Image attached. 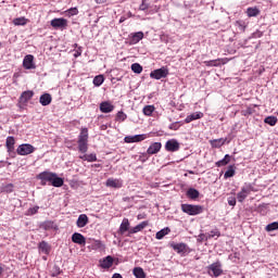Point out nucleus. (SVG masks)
Here are the masks:
<instances>
[{
    "mask_svg": "<svg viewBox=\"0 0 278 278\" xmlns=\"http://www.w3.org/2000/svg\"><path fill=\"white\" fill-rule=\"evenodd\" d=\"M37 179L41 181V186H47V184L54 188H62L64 186V179L58 177V174L53 172H42L38 174Z\"/></svg>",
    "mask_w": 278,
    "mask_h": 278,
    "instance_id": "nucleus-1",
    "label": "nucleus"
},
{
    "mask_svg": "<svg viewBox=\"0 0 278 278\" xmlns=\"http://www.w3.org/2000/svg\"><path fill=\"white\" fill-rule=\"evenodd\" d=\"M88 128H81L77 141L79 153H88Z\"/></svg>",
    "mask_w": 278,
    "mask_h": 278,
    "instance_id": "nucleus-2",
    "label": "nucleus"
},
{
    "mask_svg": "<svg viewBox=\"0 0 278 278\" xmlns=\"http://www.w3.org/2000/svg\"><path fill=\"white\" fill-rule=\"evenodd\" d=\"M181 212L184 214H188V216H199V214H203V206L194 205V204H181Z\"/></svg>",
    "mask_w": 278,
    "mask_h": 278,
    "instance_id": "nucleus-3",
    "label": "nucleus"
},
{
    "mask_svg": "<svg viewBox=\"0 0 278 278\" xmlns=\"http://www.w3.org/2000/svg\"><path fill=\"white\" fill-rule=\"evenodd\" d=\"M208 275L211 277H220L223 275V264L219 261L211 264L208 267Z\"/></svg>",
    "mask_w": 278,
    "mask_h": 278,
    "instance_id": "nucleus-4",
    "label": "nucleus"
},
{
    "mask_svg": "<svg viewBox=\"0 0 278 278\" xmlns=\"http://www.w3.org/2000/svg\"><path fill=\"white\" fill-rule=\"evenodd\" d=\"M50 25L54 29H61V31H64V29H66V27H68V20H66L64 17L53 18L50 22Z\"/></svg>",
    "mask_w": 278,
    "mask_h": 278,
    "instance_id": "nucleus-5",
    "label": "nucleus"
},
{
    "mask_svg": "<svg viewBox=\"0 0 278 278\" xmlns=\"http://www.w3.org/2000/svg\"><path fill=\"white\" fill-rule=\"evenodd\" d=\"M36 151V148L29 143H23L16 149L17 155H31Z\"/></svg>",
    "mask_w": 278,
    "mask_h": 278,
    "instance_id": "nucleus-6",
    "label": "nucleus"
},
{
    "mask_svg": "<svg viewBox=\"0 0 278 278\" xmlns=\"http://www.w3.org/2000/svg\"><path fill=\"white\" fill-rule=\"evenodd\" d=\"M150 77L152 79H164L168 77V67H161L159 70H154L150 73Z\"/></svg>",
    "mask_w": 278,
    "mask_h": 278,
    "instance_id": "nucleus-7",
    "label": "nucleus"
},
{
    "mask_svg": "<svg viewBox=\"0 0 278 278\" xmlns=\"http://www.w3.org/2000/svg\"><path fill=\"white\" fill-rule=\"evenodd\" d=\"M179 149H180V146L177 139H169L165 143V151H168L169 153H175L179 151Z\"/></svg>",
    "mask_w": 278,
    "mask_h": 278,
    "instance_id": "nucleus-8",
    "label": "nucleus"
},
{
    "mask_svg": "<svg viewBox=\"0 0 278 278\" xmlns=\"http://www.w3.org/2000/svg\"><path fill=\"white\" fill-rule=\"evenodd\" d=\"M251 190H253V187L251 185L241 188V191L237 194V200L239 201V203L244 202V199H247V197L251 194Z\"/></svg>",
    "mask_w": 278,
    "mask_h": 278,
    "instance_id": "nucleus-9",
    "label": "nucleus"
},
{
    "mask_svg": "<svg viewBox=\"0 0 278 278\" xmlns=\"http://www.w3.org/2000/svg\"><path fill=\"white\" fill-rule=\"evenodd\" d=\"M149 138L148 135L142 134V135H135V136H127L125 137V142H127L128 144L131 142H142V140H147Z\"/></svg>",
    "mask_w": 278,
    "mask_h": 278,
    "instance_id": "nucleus-10",
    "label": "nucleus"
},
{
    "mask_svg": "<svg viewBox=\"0 0 278 278\" xmlns=\"http://www.w3.org/2000/svg\"><path fill=\"white\" fill-rule=\"evenodd\" d=\"M129 227H130L129 219L124 218L122 220V224H121L119 229H118L119 236H125V233H127V231H128L127 236H131V235H129V231H131V228H129Z\"/></svg>",
    "mask_w": 278,
    "mask_h": 278,
    "instance_id": "nucleus-11",
    "label": "nucleus"
},
{
    "mask_svg": "<svg viewBox=\"0 0 278 278\" xmlns=\"http://www.w3.org/2000/svg\"><path fill=\"white\" fill-rule=\"evenodd\" d=\"M34 97V91L31 90H27L22 92L21 97H20V103L22 105H27V103H29V101H31Z\"/></svg>",
    "mask_w": 278,
    "mask_h": 278,
    "instance_id": "nucleus-12",
    "label": "nucleus"
},
{
    "mask_svg": "<svg viewBox=\"0 0 278 278\" xmlns=\"http://www.w3.org/2000/svg\"><path fill=\"white\" fill-rule=\"evenodd\" d=\"M40 228L45 231H58V224L53 220H46L40 224Z\"/></svg>",
    "mask_w": 278,
    "mask_h": 278,
    "instance_id": "nucleus-13",
    "label": "nucleus"
},
{
    "mask_svg": "<svg viewBox=\"0 0 278 278\" xmlns=\"http://www.w3.org/2000/svg\"><path fill=\"white\" fill-rule=\"evenodd\" d=\"M23 66L24 68H26V71H31L33 68H36V65L34 64V55H26L23 60Z\"/></svg>",
    "mask_w": 278,
    "mask_h": 278,
    "instance_id": "nucleus-14",
    "label": "nucleus"
},
{
    "mask_svg": "<svg viewBox=\"0 0 278 278\" xmlns=\"http://www.w3.org/2000/svg\"><path fill=\"white\" fill-rule=\"evenodd\" d=\"M162 151V142H153L147 150L148 155H155Z\"/></svg>",
    "mask_w": 278,
    "mask_h": 278,
    "instance_id": "nucleus-15",
    "label": "nucleus"
},
{
    "mask_svg": "<svg viewBox=\"0 0 278 278\" xmlns=\"http://www.w3.org/2000/svg\"><path fill=\"white\" fill-rule=\"evenodd\" d=\"M229 62V59L224 58V59H216V60H211V61H204L205 66H220L222 64H227Z\"/></svg>",
    "mask_w": 278,
    "mask_h": 278,
    "instance_id": "nucleus-16",
    "label": "nucleus"
},
{
    "mask_svg": "<svg viewBox=\"0 0 278 278\" xmlns=\"http://www.w3.org/2000/svg\"><path fill=\"white\" fill-rule=\"evenodd\" d=\"M100 112L110 114V112H114V105L110 101H104L100 104Z\"/></svg>",
    "mask_w": 278,
    "mask_h": 278,
    "instance_id": "nucleus-17",
    "label": "nucleus"
},
{
    "mask_svg": "<svg viewBox=\"0 0 278 278\" xmlns=\"http://www.w3.org/2000/svg\"><path fill=\"white\" fill-rule=\"evenodd\" d=\"M72 242H74V244H80L84 247L86 245V237L79 232H75L72 235Z\"/></svg>",
    "mask_w": 278,
    "mask_h": 278,
    "instance_id": "nucleus-18",
    "label": "nucleus"
},
{
    "mask_svg": "<svg viewBox=\"0 0 278 278\" xmlns=\"http://www.w3.org/2000/svg\"><path fill=\"white\" fill-rule=\"evenodd\" d=\"M108 188H123V180L118 178H109L106 180Z\"/></svg>",
    "mask_w": 278,
    "mask_h": 278,
    "instance_id": "nucleus-19",
    "label": "nucleus"
},
{
    "mask_svg": "<svg viewBox=\"0 0 278 278\" xmlns=\"http://www.w3.org/2000/svg\"><path fill=\"white\" fill-rule=\"evenodd\" d=\"M88 223H89V218H88V215H86V214H80L78 216V219L76 220V225H77L78 229L86 227V225H88Z\"/></svg>",
    "mask_w": 278,
    "mask_h": 278,
    "instance_id": "nucleus-20",
    "label": "nucleus"
},
{
    "mask_svg": "<svg viewBox=\"0 0 278 278\" xmlns=\"http://www.w3.org/2000/svg\"><path fill=\"white\" fill-rule=\"evenodd\" d=\"M170 247L176 253H188V245L186 243H170Z\"/></svg>",
    "mask_w": 278,
    "mask_h": 278,
    "instance_id": "nucleus-21",
    "label": "nucleus"
},
{
    "mask_svg": "<svg viewBox=\"0 0 278 278\" xmlns=\"http://www.w3.org/2000/svg\"><path fill=\"white\" fill-rule=\"evenodd\" d=\"M146 227H149V222H141L137 226L130 228L129 236L134 233H138L139 231H142V229H146Z\"/></svg>",
    "mask_w": 278,
    "mask_h": 278,
    "instance_id": "nucleus-22",
    "label": "nucleus"
},
{
    "mask_svg": "<svg viewBox=\"0 0 278 278\" xmlns=\"http://www.w3.org/2000/svg\"><path fill=\"white\" fill-rule=\"evenodd\" d=\"M16 144V139L14 137H8L5 141V147L8 153H14V146Z\"/></svg>",
    "mask_w": 278,
    "mask_h": 278,
    "instance_id": "nucleus-23",
    "label": "nucleus"
},
{
    "mask_svg": "<svg viewBox=\"0 0 278 278\" xmlns=\"http://www.w3.org/2000/svg\"><path fill=\"white\" fill-rule=\"evenodd\" d=\"M114 265V258L112 256H106L100 261L101 268H112Z\"/></svg>",
    "mask_w": 278,
    "mask_h": 278,
    "instance_id": "nucleus-24",
    "label": "nucleus"
},
{
    "mask_svg": "<svg viewBox=\"0 0 278 278\" xmlns=\"http://www.w3.org/2000/svg\"><path fill=\"white\" fill-rule=\"evenodd\" d=\"M51 101H53V98L50 93H43L39 98V103H41L43 106L51 105Z\"/></svg>",
    "mask_w": 278,
    "mask_h": 278,
    "instance_id": "nucleus-25",
    "label": "nucleus"
},
{
    "mask_svg": "<svg viewBox=\"0 0 278 278\" xmlns=\"http://www.w3.org/2000/svg\"><path fill=\"white\" fill-rule=\"evenodd\" d=\"M227 142V138L213 139L210 144L213 149H220Z\"/></svg>",
    "mask_w": 278,
    "mask_h": 278,
    "instance_id": "nucleus-26",
    "label": "nucleus"
},
{
    "mask_svg": "<svg viewBox=\"0 0 278 278\" xmlns=\"http://www.w3.org/2000/svg\"><path fill=\"white\" fill-rule=\"evenodd\" d=\"M200 118H203V112H195L190 115H188L185 118V123H192V121H199Z\"/></svg>",
    "mask_w": 278,
    "mask_h": 278,
    "instance_id": "nucleus-27",
    "label": "nucleus"
},
{
    "mask_svg": "<svg viewBox=\"0 0 278 278\" xmlns=\"http://www.w3.org/2000/svg\"><path fill=\"white\" fill-rule=\"evenodd\" d=\"M142 38H144V33H142V31L135 33L130 37V45H138V42H140V40H142Z\"/></svg>",
    "mask_w": 278,
    "mask_h": 278,
    "instance_id": "nucleus-28",
    "label": "nucleus"
},
{
    "mask_svg": "<svg viewBox=\"0 0 278 278\" xmlns=\"http://www.w3.org/2000/svg\"><path fill=\"white\" fill-rule=\"evenodd\" d=\"M39 251L41 253H45V255H49V253H51V245H49V243H47V241H41L39 243Z\"/></svg>",
    "mask_w": 278,
    "mask_h": 278,
    "instance_id": "nucleus-29",
    "label": "nucleus"
},
{
    "mask_svg": "<svg viewBox=\"0 0 278 278\" xmlns=\"http://www.w3.org/2000/svg\"><path fill=\"white\" fill-rule=\"evenodd\" d=\"M230 162H231V155L226 154V155L224 156V159L217 161V162L215 163V165L217 166V168H220L222 166H227V164H229Z\"/></svg>",
    "mask_w": 278,
    "mask_h": 278,
    "instance_id": "nucleus-30",
    "label": "nucleus"
},
{
    "mask_svg": "<svg viewBox=\"0 0 278 278\" xmlns=\"http://www.w3.org/2000/svg\"><path fill=\"white\" fill-rule=\"evenodd\" d=\"M255 108H257V106L254 104L247 106V109H243L241 111L242 116H251L252 114H255Z\"/></svg>",
    "mask_w": 278,
    "mask_h": 278,
    "instance_id": "nucleus-31",
    "label": "nucleus"
},
{
    "mask_svg": "<svg viewBox=\"0 0 278 278\" xmlns=\"http://www.w3.org/2000/svg\"><path fill=\"white\" fill-rule=\"evenodd\" d=\"M80 160L84 162H97V154L91 153V154H86L84 153L83 155L79 156Z\"/></svg>",
    "mask_w": 278,
    "mask_h": 278,
    "instance_id": "nucleus-32",
    "label": "nucleus"
},
{
    "mask_svg": "<svg viewBox=\"0 0 278 278\" xmlns=\"http://www.w3.org/2000/svg\"><path fill=\"white\" fill-rule=\"evenodd\" d=\"M169 233H170V228L166 227L157 231L155 235V238L156 240H162L165 236H168Z\"/></svg>",
    "mask_w": 278,
    "mask_h": 278,
    "instance_id": "nucleus-33",
    "label": "nucleus"
},
{
    "mask_svg": "<svg viewBox=\"0 0 278 278\" xmlns=\"http://www.w3.org/2000/svg\"><path fill=\"white\" fill-rule=\"evenodd\" d=\"M132 275L136 278H147V274H144V269H142V267H135L132 270Z\"/></svg>",
    "mask_w": 278,
    "mask_h": 278,
    "instance_id": "nucleus-34",
    "label": "nucleus"
},
{
    "mask_svg": "<svg viewBox=\"0 0 278 278\" xmlns=\"http://www.w3.org/2000/svg\"><path fill=\"white\" fill-rule=\"evenodd\" d=\"M104 81H105V77H103V75H98L93 78V86L99 88V86H102Z\"/></svg>",
    "mask_w": 278,
    "mask_h": 278,
    "instance_id": "nucleus-35",
    "label": "nucleus"
},
{
    "mask_svg": "<svg viewBox=\"0 0 278 278\" xmlns=\"http://www.w3.org/2000/svg\"><path fill=\"white\" fill-rule=\"evenodd\" d=\"M264 123L266 125H269L270 127H275V125H277V117L276 116H267V117H265Z\"/></svg>",
    "mask_w": 278,
    "mask_h": 278,
    "instance_id": "nucleus-36",
    "label": "nucleus"
},
{
    "mask_svg": "<svg viewBox=\"0 0 278 278\" xmlns=\"http://www.w3.org/2000/svg\"><path fill=\"white\" fill-rule=\"evenodd\" d=\"M187 197L189 199H199V190L194 189V188H190L187 191Z\"/></svg>",
    "mask_w": 278,
    "mask_h": 278,
    "instance_id": "nucleus-37",
    "label": "nucleus"
},
{
    "mask_svg": "<svg viewBox=\"0 0 278 278\" xmlns=\"http://www.w3.org/2000/svg\"><path fill=\"white\" fill-rule=\"evenodd\" d=\"M247 14L250 18L253 17V16H257L260 14V9H257V8H248Z\"/></svg>",
    "mask_w": 278,
    "mask_h": 278,
    "instance_id": "nucleus-38",
    "label": "nucleus"
},
{
    "mask_svg": "<svg viewBox=\"0 0 278 278\" xmlns=\"http://www.w3.org/2000/svg\"><path fill=\"white\" fill-rule=\"evenodd\" d=\"M236 175V169H233V165H230L228 169L224 174L225 179H229V177H233Z\"/></svg>",
    "mask_w": 278,
    "mask_h": 278,
    "instance_id": "nucleus-39",
    "label": "nucleus"
},
{
    "mask_svg": "<svg viewBox=\"0 0 278 278\" xmlns=\"http://www.w3.org/2000/svg\"><path fill=\"white\" fill-rule=\"evenodd\" d=\"M153 112H155V106H153V105H146L143 108V114L146 116H151L153 114Z\"/></svg>",
    "mask_w": 278,
    "mask_h": 278,
    "instance_id": "nucleus-40",
    "label": "nucleus"
},
{
    "mask_svg": "<svg viewBox=\"0 0 278 278\" xmlns=\"http://www.w3.org/2000/svg\"><path fill=\"white\" fill-rule=\"evenodd\" d=\"M131 71L132 73L140 75V73H142V65H140L139 63H134L131 64Z\"/></svg>",
    "mask_w": 278,
    "mask_h": 278,
    "instance_id": "nucleus-41",
    "label": "nucleus"
},
{
    "mask_svg": "<svg viewBox=\"0 0 278 278\" xmlns=\"http://www.w3.org/2000/svg\"><path fill=\"white\" fill-rule=\"evenodd\" d=\"M13 25H27V18L25 17H16L13 20Z\"/></svg>",
    "mask_w": 278,
    "mask_h": 278,
    "instance_id": "nucleus-42",
    "label": "nucleus"
},
{
    "mask_svg": "<svg viewBox=\"0 0 278 278\" xmlns=\"http://www.w3.org/2000/svg\"><path fill=\"white\" fill-rule=\"evenodd\" d=\"M208 238V240H212V238H220V231H218V229L215 230H211L208 233H206Z\"/></svg>",
    "mask_w": 278,
    "mask_h": 278,
    "instance_id": "nucleus-43",
    "label": "nucleus"
},
{
    "mask_svg": "<svg viewBox=\"0 0 278 278\" xmlns=\"http://www.w3.org/2000/svg\"><path fill=\"white\" fill-rule=\"evenodd\" d=\"M278 229V222H273L268 224L265 228L266 231H277Z\"/></svg>",
    "mask_w": 278,
    "mask_h": 278,
    "instance_id": "nucleus-44",
    "label": "nucleus"
},
{
    "mask_svg": "<svg viewBox=\"0 0 278 278\" xmlns=\"http://www.w3.org/2000/svg\"><path fill=\"white\" fill-rule=\"evenodd\" d=\"M2 192H7V194H10L11 192H14V185L8 184L2 187Z\"/></svg>",
    "mask_w": 278,
    "mask_h": 278,
    "instance_id": "nucleus-45",
    "label": "nucleus"
},
{
    "mask_svg": "<svg viewBox=\"0 0 278 278\" xmlns=\"http://www.w3.org/2000/svg\"><path fill=\"white\" fill-rule=\"evenodd\" d=\"M67 16H77L79 10L77 8H71L66 11Z\"/></svg>",
    "mask_w": 278,
    "mask_h": 278,
    "instance_id": "nucleus-46",
    "label": "nucleus"
},
{
    "mask_svg": "<svg viewBox=\"0 0 278 278\" xmlns=\"http://www.w3.org/2000/svg\"><path fill=\"white\" fill-rule=\"evenodd\" d=\"M75 50H74V58H79L83 53V48L78 47L77 43L74 45Z\"/></svg>",
    "mask_w": 278,
    "mask_h": 278,
    "instance_id": "nucleus-47",
    "label": "nucleus"
},
{
    "mask_svg": "<svg viewBox=\"0 0 278 278\" xmlns=\"http://www.w3.org/2000/svg\"><path fill=\"white\" fill-rule=\"evenodd\" d=\"M116 121H127V114H125L123 111H118L116 114Z\"/></svg>",
    "mask_w": 278,
    "mask_h": 278,
    "instance_id": "nucleus-48",
    "label": "nucleus"
},
{
    "mask_svg": "<svg viewBox=\"0 0 278 278\" xmlns=\"http://www.w3.org/2000/svg\"><path fill=\"white\" fill-rule=\"evenodd\" d=\"M149 8H150V4L147 2V0H142L141 4L139 5V10L141 12H147Z\"/></svg>",
    "mask_w": 278,
    "mask_h": 278,
    "instance_id": "nucleus-49",
    "label": "nucleus"
},
{
    "mask_svg": "<svg viewBox=\"0 0 278 278\" xmlns=\"http://www.w3.org/2000/svg\"><path fill=\"white\" fill-rule=\"evenodd\" d=\"M38 210H40V206H34L28 208L27 216H34V214H38Z\"/></svg>",
    "mask_w": 278,
    "mask_h": 278,
    "instance_id": "nucleus-50",
    "label": "nucleus"
},
{
    "mask_svg": "<svg viewBox=\"0 0 278 278\" xmlns=\"http://www.w3.org/2000/svg\"><path fill=\"white\" fill-rule=\"evenodd\" d=\"M179 127H181V124H179V122H175L168 126V129H170L172 131H177Z\"/></svg>",
    "mask_w": 278,
    "mask_h": 278,
    "instance_id": "nucleus-51",
    "label": "nucleus"
},
{
    "mask_svg": "<svg viewBox=\"0 0 278 278\" xmlns=\"http://www.w3.org/2000/svg\"><path fill=\"white\" fill-rule=\"evenodd\" d=\"M207 240H210V238H207V233H201L198 237V242H207Z\"/></svg>",
    "mask_w": 278,
    "mask_h": 278,
    "instance_id": "nucleus-52",
    "label": "nucleus"
},
{
    "mask_svg": "<svg viewBox=\"0 0 278 278\" xmlns=\"http://www.w3.org/2000/svg\"><path fill=\"white\" fill-rule=\"evenodd\" d=\"M228 205H230L231 207H236V198L235 197L228 198Z\"/></svg>",
    "mask_w": 278,
    "mask_h": 278,
    "instance_id": "nucleus-53",
    "label": "nucleus"
},
{
    "mask_svg": "<svg viewBox=\"0 0 278 278\" xmlns=\"http://www.w3.org/2000/svg\"><path fill=\"white\" fill-rule=\"evenodd\" d=\"M147 160H149V156H147V153H142L140 156H139V162H147Z\"/></svg>",
    "mask_w": 278,
    "mask_h": 278,
    "instance_id": "nucleus-54",
    "label": "nucleus"
},
{
    "mask_svg": "<svg viewBox=\"0 0 278 278\" xmlns=\"http://www.w3.org/2000/svg\"><path fill=\"white\" fill-rule=\"evenodd\" d=\"M238 27H240L243 31L247 28L243 22H237Z\"/></svg>",
    "mask_w": 278,
    "mask_h": 278,
    "instance_id": "nucleus-55",
    "label": "nucleus"
},
{
    "mask_svg": "<svg viewBox=\"0 0 278 278\" xmlns=\"http://www.w3.org/2000/svg\"><path fill=\"white\" fill-rule=\"evenodd\" d=\"M0 275H3V267L0 266Z\"/></svg>",
    "mask_w": 278,
    "mask_h": 278,
    "instance_id": "nucleus-56",
    "label": "nucleus"
},
{
    "mask_svg": "<svg viewBox=\"0 0 278 278\" xmlns=\"http://www.w3.org/2000/svg\"><path fill=\"white\" fill-rule=\"evenodd\" d=\"M137 218H138V220H141L142 215H138Z\"/></svg>",
    "mask_w": 278,
    "mask_h": 278,
    "instance_id": "nucleus-57",
    "label": "nucleus"
},
{
    "mask_svg": "<svg viewBox=\"0 0 278 278\" xmlns=\"http://www.w3.org/2000/svg\"><path fill=\"white\" fill-rule=\"evenodd\" d=\"M190 175H194V172H189Z\"/></svg>",
    "mask_w": 278,
    "mask_h": 278,
    "instance_id": "nucleus-58",
    "label": "nucleus"
},
{
    "mask_svg": "<svg viewBox=\"0 0 278 278\" xmlns=\"http://www.w3.org/2000/svg\"><path fill=\"white\" fill-rule=\"evenodd\" d=\"M55 275H60V271H58Z\"/></svg>",
    "mask_w": 278,
    "mask_h": 278,
    "instance_id": "nucleus-59",
    "label": "nucleus"
},
{
    "mask_svg": "<svg viewBox=\"0 0 278 278\" xmlns=\"http://www.w3.org/2000/svg\"><path fill=\"white\" fill-rule=\"evenodd\" d=\"M2 47V43L0 42V48Z\"/></svg>",
    "mask_w": 278,
    "mask_h": 278,
    "instance_id": "nucleus-60",
    "label": "nucleus"
}]
</instances>
